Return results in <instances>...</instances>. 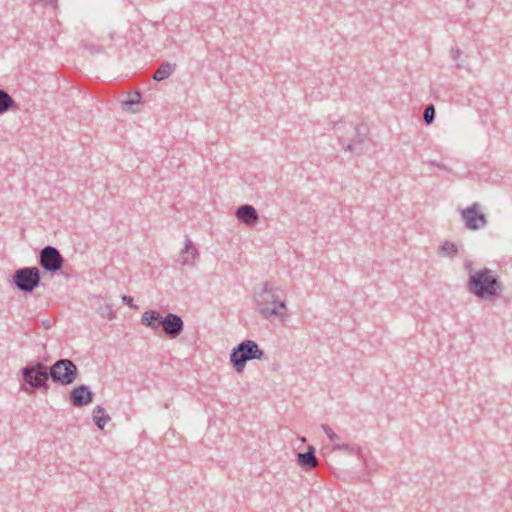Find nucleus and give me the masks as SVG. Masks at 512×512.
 <instances>
[{
    "instance_id": "1",
    "label": "nucleus",
    "mask_w": 512,
    "mask_h": 512,
    "mask_svg": "<svg viewBox=\"0 0 512 512\" xmlns=\"http://www.w3.org/2000/svg\"><path fill=\"white\" fill-rule=\"evenodd\" d=\"M256 311L270 322L285 323L289 317L286 294L275 281L264 282L254 293Z\"/></svg>"
},
{
    "instance_id": "2",
    "label": "nucleus",
    "mask_w": 512,
    "mask_h": 512,
    "mask_svg": "<svg viewBox=\"0 0 512 512\" xmlns=\"http://www.w3.org/2000/svg\"><path fill=\"white\" fill-rule=\"evenodd\" d=\"M473 265L471 260L464 262V269L468 273V291L476 298L485 301L500 297L504 287L497 272L487 267L474 269Z\"/></svg>"
},
{
    "instance_id": "3",
    "label": "nucleus",
    "mask_w": 512,
    "mask_h": 512,
    "mask_svg": "<svg viewBox=\"0 0 512 512\" xmlns=\"http://www.w3.org/2000/svg\"><path fill=\"white\" fill-rule=\"evenodd\" d=\"M263 357L264 351L254 340H244L233 348L230 354V362L237 373H242L247 361L261 360Z\"/></svg>"
},
{
    "instance_id": "4",
    "label": "nucleus",
    "mask_w": 512,
    "mask_h": 512,
    "mask_svg": "<svg viewBox=\"0 0 512 512\" xmlns=\"http://www.w3.org/2000/svg\"><path fill=\"white\" fill-rule=\"evenodd\" d=\"M49 376L56 383L70 385L77 379L78 368L71 360L61 359L51 366Z\"/></svg>"
},
{
    "instance_id": "5",
    "label": "nucleus",
    "mask_w": 512,
    "mask_h": 512,
    "mask_svg": "<svg viewBox=\"0 0 512 512\" xmlns=\"http://www.w3.org/2000/svg\"><path fill=\"white\" fill-rule=\"evenodd\" d=\"M40 279L37 267H25L15 271L13 283L23 292H32L39 285Z\"/></svg>"
},
{
    "instance_id": "6",
    "label": "nucleus",
    "mask_w": 512,
    "mask_h": 512,
    "mask_svg": "<svg viewBox=\"0 0 512 512\" xmlns=\"http://www.w3.org/2000/svg\"><path fill=\"white\" fill-rule=\"evenodd\" d=\"M461 219L465 228L471 231L479 230L487 225V218L482 211L480 203L475 202L472 205L460 210Z\"/></svg>"
},
{
    "instance_id": "7",
    "label": "nucleus",
    "mask_w": 512,
    "mask_h": 512,
    "mask_svg": "<svg viewBox=\"0 0 512 512\" xmlns=\"http://www.w3.org/2000/svg\"><path fill=\"white\" fill-rule=\"evenodd\" d=\"M22 375L24 381L33 388L46 387V382L49 379L47 366L40 362L24 367Z\"/></svg>"
},
{
    "instance_id": "8",
    "label": "nucleus",
    "mask_w": 512,
    "mask_h": 512,
    "mask_svg": "<svg viewBox=\"0 0 512 512\" xmlns=\"http://www.w3.org/2000/svg\"><path fill=\"white\" fill-rule=\"evenodd\" d=\"M40 265L49 272L61 269L64 259L60 252L52 246H46L40 251Z\"/></svg>"
},
{
    "instance_id": "9",
    "label": "nucleus",
    "mask_w": 512,
    "mask_h": 512,
    "mask_svg": "<svg viewBox=\"0 0 512 512\" xmlns=\"http://www.w3.org/2000/svg\"><path fill=\"white\" fill-rule=\"evenodd\" d=\"M199 250L193 241L186 237L183 248L179 251L176 262L184 267H194L199 260Z\"/></svg>"
},
{
    "instance_id": "10",
    "label": "nucleus",
    "mask_w": 512,
    "mask_h": 512,
    "mask_svg": "<svg viewBox=\"0 0 512 512\" xmlns=\"http://www.w3.org/2000/svg\"><path fill=\"white\" fill-rule=\"evenodd\" d=\"M184 322L180 316L168 313L162 321V329L170 338H176L183 331Z\"/></svg>"
},
{
    "instance_id": "11",
    "label": "nucleus",
    "mask_w": 512,
    "mask_h": 512,
    "mask_svg": "<svg viewBox=\"0 0 512 512\" xmlns=\"http://www.w3.org/2000/svg\"><path fill=\"white\" fill-rule=\"evenodd\" d=\"M93 400V393L86 385L75 387L70 393V401L76 407L86 406Z\"/></svg>"
},
{
    "instance_id": "12",
    "label": "nucleus",
    "mask_w": 512,
    "mask_h": 512,
    "mask_svg": "<svg viewBox=\"0 0 512 512\" xmlns=\"http://www.w3.org/2000/svg\"><path fill=\"white\" fill-rule=\"evenodd\" d=\"M235 215L240 222L249 227L255 226L259 221L258 212L251 205L240 206L236 210Z\"/></svg>"
},
{
    "instance_id": "13",
    "label": "nucleus",
    "mask_w": 512,
    "mask_h": 512,
    "mask_svg": "<svg viewBox=\"0 0 512 512\" xmlns=\"http://www.w3.org/2000/svg\"><path fill=\"white\" fill-rule=\"evenodd\" d=\"M163 318L156 310H147L141 316V322L146 327L157 330L162 326Z\"/></svg>"
},
{
    "instance_id": "14",
    "label": "nucleus",
    "mask_w": 512,
    "mask_h": 512,
    "mask_svg": "<svg viewBox=\"0 0 512 512\" xmlns=\"http://www.w3.org/2000/svg\"><path fill=\"white\" fill-rule=\"evenodd\" d=\"M297 458L298 464L306 470L314 469L318 466V460L314 454V448L312 446L308 447L307 452L299 453Z\"/></svg>"
},
{
    "instance_id": "15",
    "label": "nucleus",
    "mask_w": 512,
    "mask_h": 512,
    "mask_svg": "<svg viewBox=\"0 0 512 512\" xmlns=\"http://www.w3.org/2000/svg\"><path fill=\"white\" fill-rule=\"evenodd\" d=\"M176 69L175 63L165 62L162 63L159 68L155 71L153 79L156 81H162L168 78Z\"/></svg>"
},
{
    "instance_id": "16",
    "label": "nucleus",
    "mask_w": 512,
    "mask_h": 512,
    "mask_svg": "<svg viewBox=\"0 0 512 512\" xmlns=\"http://www.w3.org/2000/svg\"><path fill=\"white\" fill-rule=\"evenodd\" d=\"M111 420L110 416L106 413L102 406H96L93 410V421L99 429H103L104 426Z\"/></svg>"
},
{
    "instance_id": "17",
    "label": "nucleus",
    "mask_w": 512,
    "mask_h": 512,
    "mask_svg": "<svg viewBox=\"0 0 512 512\" xmlns=\"http://www.w3.org/2000/svg\"><path fill=\"white\" fill-rule=\"evenodd\" d=\"M141 95L139 92H135L129 96V98L123 103V109L132 113H136L140 110L139 104Z\"/></svg>"
},
{
    "instance_id": "18",
    "label": "nucleus",
    "mask_w": 512,
    "mask_h": 512,
    "mask_svg": "<svg viewBox=\"0 0 512 512\" xmlns=\"http://www.w3.org/2000/svg\"><path fill=\"white\" fill-rule=\"evenodd\" d=\"M14 108H16L15 101L6 91L0 89V115Z\"/></svg>"
},
{
    "instance_id": "19",
    "label": "nucleus",
    "mask_w": 512,
    "mask_h": 512,
    "mask_svg": "<svg viewBox=\"0 0 512 512\" xmlns=\"http://www.w3.org/2000/svg\"><path fill=\"white\" fill-rule=\"evenodd\" d=\"M442 256L450 258L455 257L458 254V247L454 242L444 241L439 247Z\"/></svg>"
},
{
    "instance_id": "20",
    "label": "nucleus",
    "mask_w": 512,
    "mask_h": 512,
    "mask_svg": "<svg viewBox=\"0 0 512 512\" xmlns=\"http://www.w3.org/2000/svg\"><path fill=\"white\" fill-rule=\"evenodd\" d=\"M333 451H342L346 452L348 454L354 455L359 454L361 451V448L356 445L348 444V443H335L332 447Z\"/></svg>"
},
{
    "instance_id": "21",
    "label": "nucleus",
    "mask_w": 512,
    "mask_h": 512,
    "mask_svg": "<svg viewBox=\"0 0 512 512\" xmlns=\"http://www.w3.org/2000/svg\"><path fill=\"white\" fill-rule=\"evenodd\" d=\"M98 313L102 316V317H106L108 318L109 320H112L116 317V312L114 311L113 309V306L111 304H104V305H101L99 308H98Z\"/></svg>"
},
{
    "instance_id": "22",
    "label": "nucleus",
    "mask_w": 512,
    "mask_h": 512,
    "mask_svg": "<svg viewBox=\"0 0 512 512\" xmlns=\"http://www.w3.org/2000/svg\"><path fill=\"white\" fill-rule=\"evenodd\" d=\"M434 117H435V108H434V106L433 105L426 106V108L424 110V113H423L424 121L427 124H431L434 121Z\"/></svg>"
},
{
    "instance_id": "23",
    "label": "nucleus",
    "mask_w": 512,
    "mask_h": 512,
    "mask_svg": "<svg viewBox=\"0 0 512 512\" xmlns=\"http://www.w3.org/2000/svg\"><path fill=\"white\" fill-rule=\"evenodd\" d=\"M321 427L330 441H333L334 444L339 443L340 437L328 425L323 424Z\"/></svg>"
},
{
    "instance_id": "24",
    "label": "nucleus",
    "mask_w": 512,
    "mask_h": 512,
    "mask_svg": "<svg viewBox=\"0 0 512 512\" xmlns=\"http://www.w3.org/2000/svg\"><path fill=\"white\" fill-rule=\"evenodd\" d=\"M121 299L127 305L132 306V302H133V298L132 297L127 296V295H123Z\"/></svg>"
}]
</instances>
